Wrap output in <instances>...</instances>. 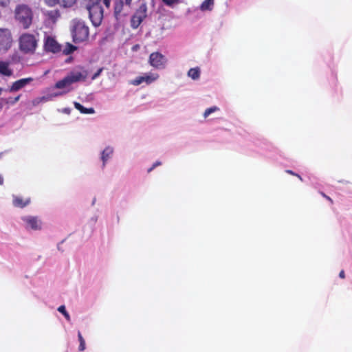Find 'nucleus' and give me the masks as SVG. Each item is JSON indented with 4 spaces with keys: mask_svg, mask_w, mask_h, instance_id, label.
Masks as SVG:
<instances>
[{
    "mask_svg": "<svg viewBox=\"0 0 352 352\" xmlns=\"http://www.w3.org/2000/svg\"><path fill=\"white\" fill-rule=\"evenodd\" d=\"M88 72L82 69L72 71L63 78L58 80L53 87H49L47 91L53 98L64 96L73 90L72 84L85 81Z\"/></svg>",
    "mask_w": 352,
    "mask_h": 352,
    "instance_id": "obj_1",
    "label": "nucleus"
},
{
    "mask_svg": "<svg viewBox=\"0 0 352 352\" xmlns=\"http://www.w3.org/2000/svg\"><path fill=\"white\" fill-rule=\"evenodd\" d=\"M19 50L25 54L35 53L39 42L38 33L23 32L18 39Z\"/></svg>",
    "mask_w": 352,
    "mask_h": 352,
    "instance_id": "obj_2",
    "label": "nucleus"
},
{
    "mask_svg": "<svg viewBox=\"0 0 352 352\" xmlns=\"http://www.w3.org/2000/svg\"><path fill=\"white\" fill-rule=\"evenodd\" d=\"M101 0H85L86 8L89 11V18L94 26L100 25L103 18V10L100 4ZM103 3L109 8L110 0H102Z\"/></svg>",
    "mask_w": 352,
    "mask_h": 352,
    "instance_id": "obj_3",
    "label": "nucleus"
},
{
    "mask_svg": "<svg viewBox=\"0 0 352 352\" xmlns=\"http://www.w3.org/2000/svg\"><path fill=\"white\" fill-rule=\"evenodd\" d=\"M14 19L24 29L29 28L33 20V12L25 4L17 5L14 11Z\"/></svg>",
    "mask_w": 352,
    "mask_h": 352,
    "instance_id": "obj_4",
    "label": "nucleus"
},
{
    "mask_svg": "<svg viewBox=\"0 0 352 352\" xmlns=\"http://www.w3.org/2000/svg\"><path fill=\"white\" fill-rule=\"evenodd\" d=\"M71 30L73 39L75 42L85 41L89 36V28L84 21L80 19H74L71 23Z\"/></svg>",
    "mask_w": 352,
    "mask_h": 352,
    "instance_id": "obj_5",
    "label": "nucleus"
},
{
    "mask_svg": "<svg viewBox=\"0 0 352 352\" xmlns=\"http://www.w3.org/2000/svg\"><path fill=\"white\" fill-rule=\"evenodd\" d=\"M13 43L11 30L8 28H0V53H6L11 49Z\"/></svg>",
    "mask_w": 352,
    "mask_h": 352,
    "instance_id": "obj_6",
    "label": "nucleus"
},
{
    "mask_svg": "<svg viewBox=\"0 0 352 352\" xmlns=\"http://www.w3.org/2000/svg\"><path fill=\"white\" fill-rule=\"evenodd\" d=\"M159 78L160 75L157 73L146 72L131 80L130 84L133 86H139L142 84L149 85L157 81Z\"/></svg>",
    "mask_w": 352,
    "mask_h": 352,
    "instance_id": "obj_7",
    "label": "nucleus"
},
{
    "mask_svg": "<svg viewBox=\"0 0 352 352\" xmlns=\"http://www.w3.org/2000/svg\"><path fill=\"white\" fill-rule=\"evenodd\" d=\"M148 63L157 69H164L166 67L167 59L160 52H153L149 56Z\"/></svg>",
    "mask_w": 352,
    "mask_h": 352,
    "instance_id": "obj_8",
    "label": "nucleus"
},
{
    "mask_svg": "<svg viewBox=\"0 0 352 352\" xmlns=\"http://www.w3.org/2000/svg\"><path fill=\"white\" fill-rule=\"evenodd\" d=\"M26 229L31 230H41L43 228L42 221L37 217L25 216L22 217Z\"/></svg>",
    "mask_w": 352,
    "mask_h": 352,
    "instance_id": "obj_9",
    "label": "nucleus"
},
{
    "mask_svg": "<svg viewBox=\"0 0 352 352\" xmlns=\"http://www.w3.org/2000/svg\"><path fill=\"white\" fill-rule=\"evenodd\" d=\"M115 148L112 145H106L99 153V159L102 163V167L104 168L108 162L113 158Z\"/></svg>",
    "mask_w": 352,
    "mask_h": 352,
    "instance_id": "obj_10",
    "label": "nucleus"
},
{
    "mask_svg": "<svg viewBox=\"0 0 352 352\" xmlns=\"http://www.w3.org/2000/svg\"><path fill=\"white\" fill-rule=\"evenodd\" d=\"M146 16V6L142 4L140 6L135 14L132 16L131 23L133 28H137Z\"/></svg>",
    "mask_w": 352,
    "mask_h": 352,
    "instance_id": "obj_11",
    "label": "nucleus"
},
{
    "mask_svg": "<svg viewBox=\"0 0 352 352\" xmlns=\"http://www.w3.org/2000/svg\"><path fill=\"white\" fill-rule=\"evenodd\" d=\"M44 48L46 51L56 53L60 50V46L56 39L51 36H46L44 38Z\"/></svg>",
    "mask_w": 352,
    "mask_h": 352,
    "instance_id": "obj_12",
    "label": "nucleus"
},
{
    "mask_svg": "<svg viewBox=\"0 0 352 352\" xmlns=\"http://www.w3.org/2000/svg\"><path fill=\"white\" fill-rule=\"evenodd\" d=\"M43 14L45 16V21L48 25L54 24L60 16L57 10L45 11Z\"/></svg>",
    "mask_w": 352,
    "mask_h": 352,
    "instance_id": "obj_13",
    "label": "nucleus"
},
{
    "mask_svg": "<svg viewBox=\"0 0 352 352\" xmlns=\"http://www.w3.org/2000/svg\"><path fill=\"white\" fill-rule=\"evenodd\" d=\"M32 78H22L19 80H16L14 82L12 85L11 86L10 91H16L23 87H25L27 85H28L30 82L32 81Z\"/></svg>",
    "mask_w": 352,
    "mask_h": 352,
    "instance_id": "obj_14",
    "label": "nucleus"
},
{
    "mask_svg": "<svg viewBox=\"0 0 352 352\" xmlns=\"http://www.w3.org/2000/svg\"><path fill=\"white\" fill-rule=\"evenodd\" d=\"M30 202V198H23L21 197H13V205L16 207L23 208L28 206Z\"/></svg>",
    "mask_w": 352,
    "mask_h": 352,
    "instance_id": "obj_15",
    "label": "nucleus"
},
{
    "mask_svg": "<svg viewBox=\"0 0 352 352\" xmlns=\"http://www.w3.org/2000/svg\"><path fill=\"white\" fill-rule=\"evenodd\" d=\"M187 76L193 80H199L201 76L200 68L198 67L190 68L188 71Z\"/></svg>",
    "mask_w": 352,
    "mask_h": 352,
    "instance_id": "obj_16",
    "label": "nucleus"
},
{
    "mask_svg": "<svg viewBox=\"0 0 352 352\" xmlns=\"http://www.w3.org/2000/svg\"><path fill=\"white\" fill-rule=\"evenodd\" d=\"M0 74L7 76H10L12 74V71L9 68V63L0 62Z\"/></svg>",
    "mask_w": 352,
    "mask_h": 352,
    "instance_id": "obj_17",
    "label": "nucleus"
},
{
    "mask_svg": "<svg viewBox=\"0 0 352 352\" xmlns=\"http://www.w3.org/2000/svg\"><path fill=\"white\" fill-rule=\"evenodd\" d=\"M53 97L50 96V92L47 91V95L45 96L38 97L34 99L32 102L34 106H37L41 102H45L53 100Z\"/></svg>",
    "mask_w": 352,
    "mask_h": 352,
    "instance_id": "obj_18",
    "label": "nucleus"
},
{
    "mask_svg": "<svg viewBox=\"0 0 352 352\" xmlns=\"http://www.w3.org/2000/svg\"><path fill=\"white\" fill-rule=\"evenodd\" d=\"M214 7V0H204L200 6L201 11H211Z\"/></svg>",
    "mask_w": 352,
    "mask_h": 352,
    "instance_id": "obj_19",
    "label": "nucleus"
},
{
    "mask_svg": "<svg viewBox=\"0 0 352 352\" xmlns=\"http://www.w3.org/2000/svg\"><path fill=\"white\" fill-rule=\"evenodd\" d=\"M123 2L122 0H115L114 12L115 14L118 15L122 10Z\"/></svg>",
    "mask_w": 352,
    "mask_h": 352,
    "instance_id": "obj_20",
    "label": "nucleus"
},
{
    "mask_svg": "<svg viewBox=\"0 0 352 352\" xmlns=\"http://www.w3.org/2000/svg\"><path fill=\"white\" fill-rule=\"evenodd\" d=\"M219 111V108L217 106H212L210 108H208L205 110L204 112L203 116L204 118H207L208 116H210L212 113Z\"/></svg>",
    "mask_w": 352,
    "mask_h": 352,
    "instance_id": "obj_21",
    "label": "nucleus"
},
{
    "mask_svg": "<svg viewBox=\"0 0 352 352\" xmlns=\"http://www.w3.org/2000/svg\"><path fill=\"white\" fill-rule=\"evenodd\" d=\"M76 0H58V3L63 7H71L75 4Z\"/></svg>",
    "mask_w": 352,
    "mask_h": 352,
    "instance_id": "obj_22",
    "label": "nucleus"
},
{
    "mask_svg": "<svg viewBox=\"0 0 352 352\" xmlns=\"http://www.w3.org/2000/svg\"><path fill=\"white\" fill-rule=\"evenodd\" d=\"M76 47H74V45L69 44V43H67V45L65 46V48L63 50V52L65 54H71L72 53L74 50H76Z\"/></svg>",
    "mask_w": 352,
    "mask_h": 352,
    "instance_id": "obj_23",
    "label": "nucleus"
},
{
    "mask_svg": "<svg viewBox=\"0 0 352 352\" xmlns=\"http://www.w3.org/2000/svg\"><path fill=\"white\" fill-rule=\"evenodd\" d=\"M82 113H83V114H94V113H95V110L92 107H91V108L84 107Z\"/></svg>",
    "mask_w": 352,
    "mask_h": 352,
    "instance_id": "obj_24",
    "label": "nucleus"
},
{
    "mask_svg": "<svg viewBox=\"0 0 352 352\" xmlns=\"http://www.w3.org/2000/svg\"><path fill=\"white\" fill-rule=\"evenodd\" d=\"M167 6H173L179 3V0H162Z\"/></svg>",
    "mask_w": 352,
    "mask_h": 352,
    "instance_id": "obj_25",
    "label": "nucleus"
},
{
    "mask_svg": "<svg viewBox=\"0 0 352 352\" xmlns=\"http://www.w3.org/2000/svg\"><path fill=\"white\" fill-rule=\"evenodd\" d=\"M74 105L75 108L76 109H78L82 113L84 107L77 102H74Z\"/></svg>",
    "mask_w": 352,
    "mask_h": 352,
    "instance_id": "obj_26",
    "label": "nucleus"
},
{
    "mask_svg": "<svg viewBox=\"0 0 352 352\" xmlns=\"http://www.w3.org/2000/svg\"><path fill=\"white\" fill-rule=\"evenodd\" d=\"M45 1L50 6H54L58 3V0H45Z\"/></svg>",
    "mask_w": 352,
    "mask_h": 352,
    "instance_id": "obj_27",
    "label": "nucleus"
},
{
    "mask_svg": "<svg viewBox=\"0 0 352 352\" xmlns=\"http://www.w3.org/2000/svg\"><path fill=\"white\" fill-rule=\"evenodd\" d=\"M102 68L99 69L97 71V72H96V73L93 75V76L91 77V79H92V80H95L96 78H98V77L100 76V73L102 72Z\"/></svg>",
    "mask_w": 352,
    "mask_h": 352,
    "instance_id": "obj_28",
    "label": "nucleus"
},
{
    "mask_svg": "<svg viewBox=\"0 0 352 352\" xmlns=\"http://www.w3.org/2000/svg\"><path fill=\"white\" fill-rule=\"evenodd\" d=\"M10 2V0H0V6H6Z\"/></svg>",
    "mask_w": 352,
    "mask_h": 352,
    "instance_id": "obj_29",
    "label": "nucleus"
},
{
    "mask_svg": "<svg viewBox=\"0 0 352 352\" xmlns=\"http://www.w3.org/2000/svg\"><path fill=\"white\" fill-rule=\"evenodd\" d=\"M60 111L63 113L69 114L71 112V109L69 108H64Z\"/></svg>",
    "mask_w": 352,
    "mask_h": 352,
    "instance_id": "obj_30",
    "label": "nucleus"
},
{
    "mask_svg": "<svg viewBox=\"0 0 352 352\" xmlns=\"http://www.w3.org/2000/svg\"><path fill=\"white\" fill-rule=\"evenodd\" d=\"M161 165V162H156L153 165V166L150 168V170L148 171H151L152 170L153 168H155V167H157V166H160Z\"/></svg>",
    "mask_w": 352,
    "mask_h": 352,
    "instance_id": "obj_31",
    "label": "nucleus"
},
{
    "mask_svg": "<svg viewBox=\"0 0 352 352\" xmlns=\"http://www.w3.org/2000/svg\"><path fill=\"white\" fill-rule=\"evenodd\" d=\"M339 276H340V278H343L344 277V271H341V272H340Z\"/></svg>",
    "mask_w": 352,
    "mask_h": 352,
    "instance_id": "obj_32",
    "label": "nucleus"
},
{
    "mask_svg": "<svg viewBox=\"0 0 352 352\" xmlns=\"http://www.w3.org/2000/svg\"><path fill=\"white\" fill-rule=\"evenodd\" d=\"M3 184V177L2 175H0V185Z\"/></svg>",
    "mask_w": 352,
    "mask_h": 352,
    "instance_id": "obj_33",
    "label": "nucleus"
},
{
    "mask_svg": "<svg viewBox=\"0 0 352 352\" xmlns=\"http://www.w3.org/2000/svg\"><path fill=\"white\" fill-rule=\"evenodd\" d=\"M131 0H125V3L126 5H130L131 4Z\"/></svg>",
    "mask_w": 352,
    "mask_h": 352,
    "instance_id": "obj_34",
    "label": "nucleus"
},
{
    "mask_svg": "<svg viewBox=\"0 0 352 352\" xmlns=\"http://www.w3.org/2000/svg\"><path fill=\"white\" fill-rule=\"evenodd\" d=\"M19 98H20V96H18L17 97H16V98H15V99H14V102H17V101L19 100Z\"/></svg>",
    "mask_w": 352,
    "mask_h": 352,
    "instance_id": "obj_35",
    "label": "nucleus"
},
{
    "mask_svg": "<svg viewBox=\"0 0 352 352\" xmlns=\"http://www.w3.org/2000/svg\"><path fill=\"white\" fill-rule=\"evenodd\" d=\"M287 172H288L289 173H290V174H294V173H292V171H291V170H288Z\"/></svg>",
    "mask_w": 352,
    "mask_h": 352,
    "instance_id": "obj_36",
    "label": "nucleus"
}]
</instances>
